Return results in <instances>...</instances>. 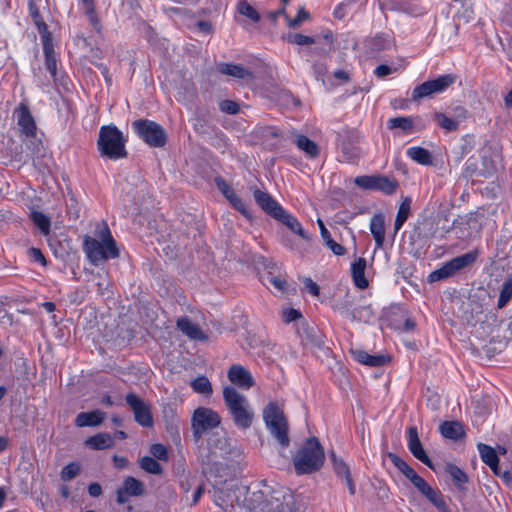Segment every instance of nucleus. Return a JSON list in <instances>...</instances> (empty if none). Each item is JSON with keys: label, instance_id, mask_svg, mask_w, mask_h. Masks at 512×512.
Returning <instances> with one entry per match:
<instances>
[{"label": "nucleus", "instance_id": "f257e3e1", "mask_svg": "<svg viewBox=\"0 0 512 512\" xmlns=\"http://www.w3.org/2000/svg\"><path fill=\"white\" fill-rule=\"evenodd\" d=\"M325 461L322 445L316 437L308 438L293 458V465L298 475L312 474L319 471Z\"/></svg>", "mask_w": 512, "mask_h": 512}, {"label": "nucleus", "instance_id": "f03ea898", "mask_svg": "<svg viewBox=\"0 0 512 512\" xmlns=\"http://www.w3.org/2000/svg\"><path fill=\"white\" fill-rule=\"evenodd\" d=\"M223 399L234 424L243 430L250 428L255 413L246 396L234 386H226L223 389Z\"/></svg>", "mask_w": 512, "mask_h": 512}, {"label": "nucleus", "instance_id": "7ed1b4c3", "mask_svg": "<svg viewBox=\"0 0 512 512\" xmlns=\"http://www.w3.org/2000/svg\"><path fill=\"white\" fill-rule=\"evenodd\" d=\"M99 237L100 240L90 236H86L84 239V251L88 260L94 265L119 256L116 243L106 225L99 231Z\"/></svg>", "mask_w": 512, "mask_h": 512}, {"label": "nucleus", "instance_id": "20e7f679", "mask_svg": "<svg viewBox=\"0 0 512 512\" xmlns=\"http://www.w3.org/2000/svg\"><path fill=\"white\" fill-rule=\"evenodd\" d=\"M126 138L115 125L102 126L99 130L97 146L100 154L111 160L126 157Z\"/></svg>", "mask_w": 512, "mask_h": 512}, {"label": "nucleus", "instance_id": "39448f33", "mask_svg": "<svg viewBox=\"0 0 512 512\" xmlns=\"http://www.w3.org/2000/svg\"><path fill=\"white\" fill-rule=\"evenodd\" d=\"M263 421L269 433L282 446L288 447L290 439L288 436L289 425L284 415L282 406L277 402H269L262 412Z\"/></svg>", "mask_w": 512, "mask_h": 512}, {"label": "nucleus", "instance_id": "423d86ee", "mask_svg": "<svg viewBox=\"0 0 512 512\" xmlns=\"http://www.w3.org/2000/svg\"><path fill=\"white\" fill-rule=\"evenodd\" d=\"M220 423L221 417L217 411L203 406L196 408L191 417L193 437L201 439L204 433L218 427Z\"/></svg>", "mask_w": 512, "mask_h": 512}, {"label": "nucleus", "instance_id": "0eeeda50", "mask_svg": "<svg viewBox=\"0 0 512 512\" xmlns=\"http://www.w3.org/2000/svg\"><path fill=\"white\" fill-rule=\"evenodd\" d=\"M135 133L151 147H163L167 140L164 128L158 123L140 119L132 123Z\"/></svg>", "mask_w": 512, "mask_h": 512}, {"label": "nucleus", "instance_id": "6e6552de", "mask_svg": "<svg viewBox=\"0 0 512 512\" xmlns=\"http://www.w3.org/2000/svg\"><path fill=\"white\" fill-rule=\"evenodd\" d=\"M477 255V252L471 251L451 259L444 263L439 269L429 274V282L440 281L455 275L457 272L471 266L476 261Z\"/></svg>", "mask_w": 512, "mask_h": 512}, {"label": "nucleus", "instance_id": "1a4fd4ad", "mask_svg": "<svg viewBox=\"0 0 512 512\" xmlns=\"http://www.w3.org/2000/svg\"><path fill=\"white\" fill-rule=\"evenodd\" d=\"M455 80L456 77L452 74H445L437 77L436 79L428 80L413 89L412 100L417 101L433 94L442 93L446 91L455 82Z\"/></svg>", "mask_w": 512, "mask_h": 512}, {"label": "nucleus", "instance_id": "9d476101", "mask_svg": "<svg viewBox=\"0 0 512 512\" xmlns=\"http://www.w3.org/2000/svg\"><path fill=\"white\" fill-rule=\"evenodd\" d=\"M126 402L133 411L135 421L143 427H151L153 418L150 406L138 397L136 394L129 393L126 395Z\"/></svg>", "mask_w": 512, "mask_h": 512}, {"label": "nucleus", "instance_id": "9b49d317", "mask_svg": "<svg viewBox=\"0 0 512 512\" xmlns=\"http://www.w3.org/2000/svg\"><path fill=\"white\" fill-rule=\"evenodd\" d=\"M335 309L338 313L351 321H365L368 322L371 317V311L369 307L355 308L353 307L352 301L347 297L342 302L335 304Z\"/></svg>", "mask_w": 512, "mask_h": 512}, {"label": "nucleus", "instance_id": "f8f14e48", "mask_svg": "<svg viewBox=\"0 0 512 512\" xmlns=\"http://www.w3.org/2000/svg\"><path fill=\"white\" fill-rule=\"evenodd\" d=\"M410 482L437 509L441 511L445 509L446 504L439 490L432 488L421 476L417 474L412 480H410Z\"/></svg>", "mask_w": 512, "mask_h": 512}, {"label": "nucleus", "instance_id": "ddd939ff", "mask_svg": "<svg viewBox=\"0 0 512 512\" xmlns=\"http://www.w3.org/2000/svg\"><path fill=\"white\" fill-rule=\"evenodd\" d=\"M144 484L134 477L125 478L123 485L117 490V502L124 504L130 497H137L144 494Z\"/></svg>", "mask_w": 512, "mask_h": 512}, {"label": "nucleus", "instance_id": "4468645a", "mask_svg": "<svg viewBox=\"0 0 512 512\" xmlns=\"http://www.w3.org/2000/svg\"><path fill=\"white\" fill-rule=\"evenodd\" d=\"M227 377L232 384L244 390L250 389L255 384L250 371L239 364H233L229 368Z\"/></svg>", "mask_w": 512, "mask_h": 512}, {"label": "nucleus", "instance_id": "2eb2a0df", "mask_svg": "<svg viewBox=\"0 0 512 512\" xmlns=\"http://www.w3.org/2000/svg\"><path fill=\"white\" fill-rule=\"evenodd\" d=\"M17 125L22 134L32 137L36 134V124L29 108L25 104H20L13 113Z\"/></svg>", "mask_w": 512, "mask_h": 512}, {"label": "nucleus", "instance_id": "dca6fc26", "mask_svg": "<svg viewBox=\"0 0 512 512\" xmlns=\"http://www.w3.org/2000/svg\"><path fill=\"white\" fill-rule=\"evenodd\" d=\"M253 195L256 203L262 208V210L275 220H277L285 211V209L268 193L257 189L254 191Z\"/></svg>", "mask_w": 512, "mask_h": 512}, {"label": "nucleus", "instance_id": "f3484780", "mask_svg": "<svg viewBox=\"0 0 512 512\" xmlns=\"http://www.w3.org/2000/svg\"><path fill=\"white\" fill-rule=\"evenodd\" d=\"M253 195L256 203L262 208V210L275 220H277L285 211V209L268 193L257 189L254 191Z\"/></svg>", "mask_w": 512, "mask_h": 512}, {"label": "nucleus", "instance_id": "a211bd4d", "mask_svg": "<svg viewBox=\"0 0 512 512\" xmlns=\"http://www.w3.org/2000/svg\"><path fill=\"white\" fill-rule=\"evenodd\" d=\"M253 195L256 203L262 208V210L275 220H277L285 211V209L268 193L257 189L254 191Z\"/></svg>", "mask_w": 512, "mask_h": 512}, {"label": "nucleus", "instance_id": "6ab92c4d", "mask_svg": "<svg viewBox=\"0 0 512 512\" xmlns=\"http://www.w3.org/2000/svg\"><path fill=\"white\" fill-rule=\"evenodd\" d=\"M43 52L45 56V66L50 75L55 79L57 76V57L54 51L52 37L50 33L42 34Z\"/></svg>", "mask_w": 512, "mask_h": 512}, {"label": "nucleus", "instance_id": "aec40b11", "mask_svg": "<svg viewBox=\"0 0 512 512\" xmlns=\"http://www.w3.org/2000/svg\"><path fill=\"white\" fill-rule=\"evenodd\" d=\"M408 448L416 459L432 467V463L419 440L416 427H410L408 430Z\"/></svg>", "mask_w": 512, "mask_h": 512}, {"label": "nucleus", "instance_id": "412c9836", "mask_svg": "<svg viewBox=\"0 0 512 512\" xmlns=\"http://www.w3.org/2000/svg\"><path fill=\"white\" fill-rule=\"evenodd\" d=\"M177 328L192 340L205 341L208 336L202 329L193 323L188 317H181L177 320Z\"/></svg>", "mask_w": 512, "mask_h": 512}, {"label": "nucleus", "instance_id": "4be33fe9", "mask_svg": "<svg viewBox=\"0 0 512 512\" xmlns=\"http://www.w3.org/2000/svg\"><path fill=\"white\" fill-rule=\"evenodd\" d=\"M106 413L101 410H93L90 412H81L75 418L77 427H96L103 423Z\"/></svg>", "mask_w": 512, "mask_h": 512}, {"label": "nucleus", "instance_id": "5701e85b", "mask_svg": "<svg viewBox=\"0 0 512 512\" xmlns=\"http://www.w3.org/2000/svg\"><path fill=\"white\" fill-rule=\"evenodd\" d=\"M277 221L285 225L292 233L298 235L302 239L307 241L311 239L310 235L303 229L298 219L288 211L285 210Z\"/></svg>", "mask_w": 512, "mask_h": 512}, {"label": "nucleus", "instance_id": "b1692460", "mask_svg": "<svg viewBox=\"0 0 512 512\" xmlns=\"http://www.w3.org/2000/svg\"><path fill=\"white\" fill-rule=\"evenodd\" d=\"M353 358L364 365H368L370 367H379L385 365L389 362L390 358L385 355H370L364 350H353L352 351Z\"/></svg>", "mask_w": 512, "mask_h": 512}, {"label": "nucleus", "instance_id": "393cba45", "mask_svg": "<svg viewBox=\"0 0 512 512\" xmlns=\"http://www.w3.org/2000/svg\"><path fill=\"white\" fill-rule=\"evenodd\" d=\"M482 461L490 467L496 475H500L499 458L496 451L489 445L479 443L477 445Z\"/></svg>", "mask_w": 512, "mask_h": 512}, {"label": "nucleus", "instance_id": "a878e982", "mask_svg": "<svg viewBox=\"0 0 512 512\" xmlns=\"http://www.w3.org/2000/svg\"><path fill=\"white\" fill-rule=\"evenodd\" d=\"M366 259L359 257L351 265V274L355 286L359 289H365L369 283L365 277Z\"/></svg>", "mask_w": 512, "mask_h": 512}, {"label": "nucleus", "instance_id": "bb28decb", "mask_svg": "<svg viewBox=\"0 0 512 512\" xmlns=\"http://www.w3.org/2000/svg\"><path fill=\"white\" fill-rule=\"evenodd\" d=\"M370 232L375 240L376 248H382L385 241V220L382 214H375L370 220Z\"/></svg>", "mask_w": 512, "mask_h": 512}, {"label": "nucleus", "instance_id": "cd10ccee", "mask_svg": "<svg viewBox=\"0 0 512 512\" xmlns=\"http://www.w3.org/2000/svg\"><path fill=\"white\" fill-rule=\"evenodd\" d=\"M367 49L371 55L390 49L393 46V39L389 34H377L367 41Z\"/></svg>", "mask_w": 512, "mask_h": 512}, {"label": "nucleus", "instance_id": "c85d7f7f", "mask_svg": "<svg viewBox=\"0 0 512 512\" xmlns=\"http://www.w3.org/2000/svg\"><path fill=\"white\" fill-rule=\"evenodd\" d=\"M85 445L93 450H104L114 446V437L106 432L95 434L85 440Z\"/></svg>", "mask_w": 512, "mask_h": 512}, {"label": "nucleus", "instance_id": "c756f323", "mask_svg": "<svg viewBox=\"0 0 512 512\" xmlns=\"http://www.w3.org/2000/svg\"><path fill=\"white\" fill-rule=\"evenodd\" d=\"M218 71L222 74L229 75L238 79H252V73L240 65L221 63L218 65Z\"/></svg>", "mask_w": 512, "mask_h": 512}, {"label": "nucleus", "instance_id": "7c9ffc66", "mask_svg": "<svg viewBox=\"0 0 512 512\" xmlns=\"http://www.w3.org/2000/svg\"><path fill=\"white\" fill-rule=\"evenodd\" d=\"M407 156L421 165H430L432 163V156L430 152L422 147H410L406 151Z\"/></svg>", "mask_w": 512, "mask_h": 512}, {"label": "nucleus", "instance_id": "2f4dec72", "mask_svg": "<svg viewBox=\"0 0 512 512\" xmlns=\"http://www.w3.org/2000/svg\"><path fill=\"white\" fill-rule=\"evenodd\" d=\"M441 434L448 439L457 440L463 435V427L456 421L444 422L440 426Z\"/></svg>", "mask_w": 512, "mask_h": 512}, {"label": "nucleus", "instance_id": "473e14b6", "mask_svg": "<svg viewBox=\"0 0 512 512\" xmlns=\"http://www.w3.org/2000/svg\"><path fill=\"white\" fill-rule=\"evenodd\" d=\"M296 145L310 158H316L319 155L318 145L304 135H300L297 137Z\"/></svg>", "mask_w": 512, "mask_h": 512}, {"label": "nucleus", "instance_id": "72a5a7b5", "mask_svg": "<svg viewBox=\"0 0 512 512\" xmlns=\"http://www.w3.org/2000/svg\"><path fill=\"white\" fill-rule=\"evenodd\" d=\"M30 218L34 225L40 230L44 236L50 233L51 221L50 218L40 211H32Z\"/></svg>", "mask_w": 512, "mask_h": 512}, {"label": "nucleus", "instance_id": "f704fd0d", "mask_svg": "<svg viewBox=\"0 0 512 512\" xmlns=\"http://www.w3.org/2000/svg\"><path fill=\"white\" fill-rule=\"evenodd\" d=\"M190 385L194 392L203 396L210 397L213 392L211 382L206 376H198L191 381Z\"/></svg>", "mask_w": 512, "mask_h": 512}, {"label": "nucleus", "instance_id": "c9c22d12", "mask_svg": "<svg viewBox=\"0 0 512 512\" xmlns=\"http://www.w3.org/2000/svg\"><path fill=\"white\" fill-rule=\"evenodd\" d=\"M269 509L268 512H295L291 507V497L283 496V501H280L279 497H272L268 501Z\"/></svg>", "mask_w": 512, "mask_h": 512}, {"label": "nucleus", "instance_id": "e433bc0d", "mask_svg": "<svg viewBox=\"0 0 512 512\" xmlns=\"http://www.w3.org/2000/svg\"><path fill=\"white\" fill-rule=\"evenodd\" d=\"M388 128L391 130H400L404 133H408L413 128V119L411 117H395L391 118L387 122Z\"/></svg>", "mask_w": 512, "mask_h": 512}, {"label": "nucleus", "instance_id": "4c0bfd02", "mask_svg": "<svg viewBox=\"0 0 512 512\" xmlns=\"http://www.w3.org/2000/svg\"><path fill=\"white\" fill-rule=\"evenodd\" d=\"M397 188L398 182L395 179L386 176H377L375 190L391 195L396 192Z\"/></svg>", "mask_w": 512, "mask_h": 512}, {"label": "nucleus", "instance_id": "58836bf2", "mask_svg": "<svg viewBox=\"0 0 512 512\" xmlns=\"http://www.w3.org/2000/svg\"><path fill=\"white\" fill-rule=\"evenodd\" d=\"M330 458L335 473L341 478L348 479L351 476L349 466L341 458H338L334 452L330 453Z\"/></svg>", "mask_w": 512, "mask_h": 512}, {"label": "nucleus", "instance_id": "ea45409f", "mask_svg": "<svg viewBox=\"0 0 512 512\" xmlns=\"http://www.w3.org/2000/svg\"><path fill=\"white\" fill-rule=\"evenodd\" d=\"M237 11L239 14L249 18L253 22H258L260 20V14L258 11L245 0L240 1L237 4Z\"/></svg>", "mask_w": 512, "mask_h": 512}, {"label": "nucleus", "instance_id": "a19ab883", "mask_svg": "<svg viewBox=\"0 0 512 512\" xmlns=\"http://www.w3.org/2000/svg\"><path fill=\"white\" fill-rule=\"evenodd\" d=\"M392 462L407 479L412 480L417 475L416 471L400 457L393 456Z\"/></svg>", "mask_w": 512, "mask_h": 512}, {"label": "nucleus", "instance_id": "79ce46f5", "mask_svg": "<svg viewBox=\"0 0 512 512\" xmlns=\"http://www.w3.org/2000/svg\"><path fill=\"white\" fill-rule=\"evenodd\" d=\"M512 298V279H507L501 288L497 306L503 308Z\"/></svg>", "mask_w": 512, "mask_h": 512}, {"label": "nucleus", "instance_id": "37998d69", "mask_svg": "<svg viewBox=\"0 0 512 512\" xmlns=\"http://www.w3.org/2000/svg\"><path fill=\"white\" fill-rule=\"evenodd\" d=\"M447 472L453 480L454 484L458 487H462V485L468 480L467 475L455 465H448Z\"/></svg>", "mask_w": 512, "mask_h": 512}, {"label": "nucleus", "instance_id": "c03bdc74", "mask_svg": "<svg viewBox=\"0 0 512 512\" xmlns=\"http://www.w3.org/2000/svg\"><path fill=\"white\" fill-rule=\"evenodd\" d=\"M267 280L280 293L286 294L290 292V285L281 275H269Z\"/></svg>", "mask_w": 512, "mask_h": 512}, {"label": "nucleus", "instance_id": "a18cd8bd", "mask_svg": "<svg viewBox=\"0 0 512 512\" xmlns=\"http://www.w3.org/2000/svg\"><path fill=\"white\" fill-rule=\"evenodd\" d=\"M140 467L151 474L161 473L160 464L154 458L149 456H145L140 459Z\"/></svg>", "mask_w": 512, "mask_h": 512}, {"label": "nucleus", "instance_id": "49530a36", "mask_svg": "<svg viewBox=\"0 0 512 512\" xmlns=\"http://www.w3.org/2000/svg\"><path fill=\"white\" fill-rule=\"evenodd\" d=\"M435 119L437 124L446 131H454L458 127V123L455 120L447 117L444 113H437L435 115Z\"/></svg>", "mask_w": 512, "mask_h": 512}, {"label": "nucleus", "instance_id": "de8ad7c7", "mask_svg": "<svg viewBox=\"0 0 512 512\" xmlns=\"http://www.w3.org/2000/svg\"><path fill=\"white\" fill-rule=\"evenodd\" d=\"M80 472V465L76 462H71L63 467L61 471V479L63 481H70L75 478Z\"/></svg>", "mask_w": 512, "mask_h": 512}, {"label": "nucleus", "instance_id": "09e8293b", "mask_svg": "<svg viewBox=\"0 0 512 512\" xmlns=\"http://www.w3.org/2000/svg\"><path fill=\"white\" fill-rule=\"evenodd\" d=\"M377 176H358L355 178V184L363 189L375 190Z\"/></svg>", "mask_w": 512, "mask_h": 512}, {"label": "nucleus", "instance_id": "8fccbe9b", "mask_svg": "<svg viewBox=\"0 0 512 512\" xmlns=\"http://www.w3.org/2000/svg\"><path fill=\"white\" fill-rule=\"evenodd\" d=\"M289 41L299 46H309L315 43V39L300 33L293 34L289 37Z\"/></svg>", "mask_w": 512, "mask_h": 512}, {"label": "nucleus", "instance_id": "3c124183", "mask_svg": "<svg viewBox=\"0 0 512 512\" xmlns=\"http://www.w3.org/2000/svg\"><path fill=\"white\" fill-rule=\"evenodd\" d=\"M235 209H237L245 217H250V212L246 204L236 194L228 199Z\"/></svg>", "mask_w": 512, "mask_h": 512}, {"label": "nucleus", "instance_id": "603ef678", "mask_svg": "<svg viewBox=\"0 0 512 512\" xmlns=\"http://www.w3.org/2000/svg\"><path fill=\"white\" fill-rule=\"evenodd\" d=\"M219 108L222 112L227 114H237L240 110L239 104L231 100L221 101Z\"/></svg>", "mask_w": 512, "mask_h": 512}, {"label": "nucleus", "instance_id": "864d4df0", "mask_svg": "<svg viewBox=\"0 0 512 512\" xmlns=\"http://www.w3.org/2000/svg\"><path fill=\"white\" fill-rule=\"evenodd\" d=\"M150 452L153 455V457L159 459V460H167L168 459V453L167 449L162 444H153L150 448Z\"/></svg>", "mask_w": 512, "mask_h": 512}, {"label": "nucleus", "instance_id": "5fc2aeb1", "mask_svg": "<svg viewBox=\"0 0 512 512\" xmlns=\"http://www.w3.org/2000/svg\"><path fill=\"white\" fill-rule=\"evenodd\" d=\"M410 209H411V200L409 198H405L398 208L396 217L406 221L409 217Z\"/></svg>", "mask_w": 512, "mask_h": 512}, {"label": "nucleus", "instance_id": "6e6d98bb", "mask_svg": "<svg viewBox=\"0 0 512 512\" xmlns=\"http://www.w3.org/2000/svg\"><path fill=\"white\" fill-rule=\"evenodd\" d=\"M301 317V313L293 308H286L282 311V318L285 323H291Z\"/></svg>", "mask_w": 512, "mask_h": 512}, {"label": "nucleus", "instance_id": "4d7b16f0", "mask_svg": "<svg viewBox=\"0 0 512 512\" xmlns=\"http://www.w3.org/2000/svg\"><path fill=\"white\" fill-rule=\"evenodd\" d=\"M28 254L34 262H37L42 266L46 265V259L40 249L32 247L29 249Z\"/></svg>", "mask_w": 512, "mask_h": 512}, {"label": "nucleus", "instance_id": "13d9d810", "mask_svg": "<svg viewBox=\"0 0 512 512\" xmlns=\"http://www.w3.org/2000/svg\"><path fill=\"white\" fill-rule=\"evenodd\" d=\"M325 244L337 256L344 255L346 252L345 248L341 244L335 242L332 238L325 241Z\"/></svg>", "mask_w": 512, "mask_h": 512}, {"label": "nucleus", "instance_id": "bf43d9fd", "mask_svg": "<svg viewBox=\"0 0 512 512\" xmlns=\"http://www.w3.org/2000/svg\"><path fill=\"white\" fill-rule=\"evenodd\" d=\"M216 183L218 189L224 194V196L227 199H229L235 194L234 190L223 179H217Z\"/></svg>", "mask_w": 512, "mask_h": 512}, {"label": "nucleus", "instance_id": "052dcab7", "mask_svg": "<svg viewBox=\"0 0 512 512\" xmlns=\"http://www.w3.org/2000/svg\"><path fill=\"white\" fill-rule=\"evenodd\" d=\"M82 1L86 5L87 12L89 14L90 21H91L92 25L94 26V28L97 31H99V25H98V21L96 19V16L94 14L93 6H92V0H82Z\"/></svg>", "mask_w": 512, "mask_h": 512}, {"label": "nucleus", "instance_id": "680f3d73", "mask_svg": "<svg viewBox=\"0 0 512 512\" xmlns=\"http://www.w3.org/2000/svg\"><path fill=\"white\" fill-rule=\"evenodd\" d=\"M395 71V69H393L392 67L388 66V65H385V64H382V65H379L376 67L374 73L377 77L379 78H383L387 75H390L391 73H393Z\"/></svg>", "mask_w": 512, "mask_h": 512}, {"label": "nucleus", "instance_id": "e2e57ef3", "mask_svg": "<svg viewBox=\"0 0 512 512\" xmlns=\"http://www.w3.org/2000/svg\"><path fill=\"white\" fill-rule=\"evenodd\" d=\"M306 290L313 296L319 295V286L310 278H306L304 281Z\"/></svg>", "mask_w": 512, "mask_h": 512}, {"label": "nucleus", "instance_id": "0e129e2a", "mask_svg": "<svg viewBox=\"0 0 512 512\" xmlns=\"http://www.w3.org/2000/svg\"><path fill=\"white\" fill-rule=\"evenodd\" d=\"M88 493H89V495H90V496H92V497H98V496H100V495H101V493H102V488H101V486H100L98 483H96V482L91 483V484H89V486H88Z\"/></svg>", "mask_w": 512, "mask_h": 512}, {"label": "nucleus", "instance_id": "69168bd1", "mask_svg": "<svg viewBox=\"0 0 512 512\" xmlns=\"http://www.w3.org/2000/svg\"><path fill=\"white\" fill-rule=\"evenodd\" d=\"M113 462H114V466L117 468V469H124L127 467L128 465V460L127 458L123 457V456H117L115 455L113 457Z\"/></svg>", "mask_w": 512, "mask_h": 512}, {"label": "nucleus", "instance_id": "338daca9", "mask_svg": "<svg viewBox=\"0 0 512 512\" xmlns=\"http://www.w3.org/2000/svg\"><path fill=\"white\" fill-rule=\"evenodd\" d=\"M317 224L319 226L321 237L324 240V242L327 241L328 239H330L331 238L330 232L325 227L323 221L321 219H318Z\"/></svg>", "mask_w": 512, "mask_h": 512}, {"label": "nucleus", "instance_id": "774afa93", "mask_svg": "<svg viewBox=\"0 0 512 512\" xmlns=\"http://www.w3.org/2000/svg\"><path fill=\"white\" fill-rule=\"evenodd\" d=\"M334 77L336 79H339L341 81H348L349 80V74L344 70H337L334 72Z\"/></svg>", "mask_w": 512, "mask_h": 512}]
</instances>
